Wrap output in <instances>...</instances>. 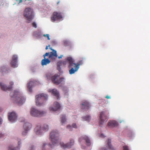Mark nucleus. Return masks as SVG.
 <instances>
[{
	"label": "nucleus",
	"instance_id": "423d86ee",
	"mask_svg": "<svg viewBox=\"0 0 150 150\" xmlns=\"http://www.w3.org/2000/svg\"><path fill=\"white\" fill-rule=\"evenodd\" d=\"M45 113L44 111L39 110L34 108H32L30 111L31 115L35 117L42 116Z\"/></svg>",
	"mask_w": 150,
	"mask_h": 150
},
{
	"label": "nucleus",
	"instance_id": "0eeeda50",
	"mask_svg": "<svg viewBox=\"0 0 150 150\" xmlns=\"http://www.w3.org/2000/svg\"><path fill=\"white\" fill-rule=\"evenodd\" d=\"M51 79L52 82L55 84L58 85L64 81V78H60L59 76L55 74L51 77Z\"/></svg>",
	"mask_w": 150,
	"mask_h": 150
},
{
	"label": "nucleus",
	"instance_id": "bb28decb",
	"mask_svg": "<svg viewBox=\"0 0 150 150\" xmlns=\"http://www.w3.org/2000/svg\"><path fill=\"white\" fill-rule=\"evenodd\" d=\"M83 120L89 121L90 120V117L88 115L82 117Z\"/></svg>",
	"mask_w": 150,
	"mask_h": 150
},
{
	"label": "nucleus",
	"instance_id": "39448f33",
	"mask_svg": "<svg viewBox=\"0 0 150 150\" xmlns=\"http://www.w3.org/2000/svg\"><path fill=\"white\" fill-rule=\"evenodd\" d=\"M48 98L47 95L46 94L42 93L36 96V104L37 106H40L42 105L41 102L42 100H46Z\"/></svg>",
	"mask_w": 150,
	"mask_h": 150
},
{
	"label": "nucleus",
	"instance_id": "7c9ffc66",
	"mask_svg": "<svg viewBox=\"0 0 150 150\" xmlns=\"http://www.w3.org/2000/svg\"><path fill=\"white\" fill-rule=\"evenodd\" d=\"M123 150H129L128 146H123Z\"/></svg>",
	"mask_w": 150,
	"mask_h": 150
},
{
	"label": "nucleus",
	"instance_id": "2eb2a0df",
	"mask_svg": "<svg viewBox=\"0 0 150 150\" xmlns=\"http://www.w3.org/2000/svg\"><path fill=\"white\" fill-rule=\"evenodd\" d=\"M74 143V141L73 140H70V144H65L63 143H60V144L62 148L63 149H65L66 148H69L71 146L73 145Z\"/></svg>",
	"mask_w": 150,
	"mask_h": 150
},
{
	"label": "nucleus",
	"instance_id": "6ab92c4d",
	"mask_svg": "<svg viewBox=\"0 0 150 150\" xmlns=\"http://www.w3.org/2000/svg\"><path fill=\"white\" fill-rule=\"evenodd\" d=\"M108 125L110 127H116L118 126V123L114 120L110 121H109Z\"/></svg>",
	"mask_w": 150,
	"mask_h": 150
},
{
	"label": "nucleus",
	"instance_id": "a878e982",
	"mask_svg": "<svg viewBox=\"0 0 150 150\" xmlns=\"http://www.w3.org/2000/svg\"><path fill=\"white\" fill-rule=\"evenodd\" d=\"M66 121V119L65 118V116L64 115H62L61 117V122L62 123V125Z\"/></svg>",
	"mask_w": 150,
	"mask_h": 150
},
{
	"label": "nucleus",
	"instance_id": "a18cd8bd",
	"mask_svg": "<svg viewBox=\"0 0 150 150\" xmlns=\"http://www.w3.org/2000/svg\"><path fill=\"white\" fill-rule=\"evenodd\" d=\"M59 2H60V1H58V2H57V5H58V4H59Z\"/></svg>",
	"mask_w": 150,
	"mask_h": 150
},
{
	"label": "nucleus",
	"instance_id": "ddd939ff",
	"mask_svg": "<svg viewBox=\"0 0 150 150\" xmlns=\"http://www.w3.org/2000/svg\"><path fill=\"white\" fill-rule=\"evenodd\" d=\"M32 125L31 124L28 122H26L23 125L24 131L23 132L22 134L23 135H25L29 129L31 127Z\"/></svg>",
	"mask_w": 150,
	"mask_h": 150
},
{
	"label": "nucleus",
	"instance_id": "cd10ccee",
	"mask_svg": "<svg viewBox=\"0 0 150 150\" xmlns=\"http://www.w3.org/2000/svg\"><path fill=\"white\" fill-rule=\"evenodd\" d=\"M66 64V61H60L59 62L57 63V65L58 66H60V65L62 64Z\"/></svg>",
	"mask_w": 150,
	"mask_h": 150
},
{
	"label": "nucleus",
	"instance_id": "6e6552de",
	"mask_svg": "<svg viewBox=\"0 0 150 150\" xmlns=\"http://www.w3.org/2000/svg\"><path fill=\"white\" fill-rule=\"evenodd\" d=\"M62 14L61 12L55 11L53 12L51 17V20L53 22L59 20L62 18Z\"/></svg>",
	"mask_w": 150,
	"mask_h": 150
},
{
	"label": "nucleus",
	"instance_id": "79ce46f5",
	"mask_svg": "<svg viewBox=\"0 0 150 150\" xmlns=\"http://www.w3.org/2000/svg\"><path fill=\"white\" fill-rule=\"evenodd\" d=\"M62 57H63V55H61L60 56H59L58 57V58L59 59H60V58H61Z\"/></svg>",
	"mask_w": 150,
	"mask_h": 150
},
{
	"label": "nucleus",
	"instance_id": "a19ab883",
	"mask_svg": "<svg viewBox=\"0 0 150 150\" xmlns=\"http://www.w3.org/2000/svg\"><path fill=\"white\" fill-rule=\"evenodd\" d=\"M34 149V148L33 146H32L30 149V150H33Z\"/></svg>",
	"mask_w": 150,
	"mask_h": 150
},
{
	"label": "nucleus",
	"instance_id": "de8ad7c7",
	"mask_svg": "<svg viewBox=\"0 0 150 150\" xmlns=\"http://www.w3.org/2000/svg\"><path fill=\"white\" fill-rule=\"evenodd\" d=\"M1 111V109H0V111Z\"/></svg>",
	"mask_w": 150,
	"mask_h": 150
},
{
	"label": "nucleus",
	"instance_id": "f3484780",
	"mask_svg": "<svg viewBox=\"0 0 150 150\" xmlns=\"http://www.w3.org/2000/svg\"><path fill=\"white\" fill-rule=\"evenodd\" d=\"M106 145L107 149L110 150H115L114 147L111 144V140L108 139L106 142Z\"/></svg>",
	"mask_w": 150,
	"mask_h": 150
},
{
	"label": "nucleus",
	"instance_id": "393cba45",
	"mask_svg": "<svg viewBox=\"0 0 150 150\" xmlns=\"http://www.w3.org/2000/svg\"><path fill=\"white\" fill-rule=\"evenodd\" d=\"M67 128L69 129V130H71L72 128H76L77 126L76 124H73L72 126L67 125Z\"/></svg>",
	"mask_w": 150,
	"mask_h": 150
},
{
	"label": "nucleus",
	"instance_id": "b1692460",
	"mask_svg": "<svg viewBox=\"0 0 150 150\" xmlns=\"http://www.w3.org/2000/svg\"><path fill=\"white\" fill-rule=\"evenodd\" d=\"M35 131L36 134L39 135L42 132V129L40 127L38 126L35 128Z\"/></svg>",
	"mask_w": 150,
	"mask_h": 150
},
{
	"label": "nucleus",
	"instance_id": "f257e3e1",
	"mask_svg": "<svg viewBox=\"0 0 150 150\" xmlns=\"http://www.w3.org/2000/svg\"><path fill=\"white\" fill-rule=\"evenodd\" d=\"M84 59L83 58L82 59L79 61L76 64L74 63V61L71 57H68L67 58L66 60L69 62V67L71 68V69L69 70L70 74H71L74 73L78 70L79 66L83 64Z\"/></svg>",
	"mask_w": 150,
	"mask_h": 150
},
{
	"label": "nucleus",
	"instance_id": "20e7f679",
	"mask_svg": "<svg viewBox=\"0 0 150 150\" xmlns=\"http://www.w3.org/2000/svg\"><path fill=\"white\" fill-rule=\"evenodd\" d=\"M13 96H11V95L12 98H15V101L18 105H22L24 102V98L22 97L18 91H15L13 93Z\"/></svg>",
	"mask_w": 150,
	"mask_h": 150
},
{
	"label": "nucleus",
	"instance_id": "2f4dec72",
	"mask_svg": "<svg viewBox=\"0 0 150 150\" xmlns=\"http://www.w3.org/2000/svg\"><path fill=\"white\" fill-rule=\"evenodd\" d=\"M19 1L18 4L21 3L23 2V1H31V0H16V1Z\"/></svg>",
	"mask_w": 150,
	"mask_h": 150
},
{
	"label": "nucleus",
	"instance_id": "ea45409f",
	"mask_svg": "<svg viewBox=\"0 0 150 150\" xmlns=\"http://www.w3.org/2000/svg\"><path fill=\"white\" fill-rule=\"evenodd\" d=\"M101 150H107V149H106V148H102Z\"/></svg>",
	"mask_w": 150,
	"mask_h": 150
},
{
	"label": "nucleus",
	"instance_id": "9d476101",
	"mask_svg": "<svg viewBox=\"0 0 150 150\" xmlns=\"http://www.w3.org/2000/svg\"><path fill=\"white\" fill-rule=\"evenodd\" d=\"M10 85L8 87H7L4 85V84L3 83H0V87L1 89L3 91H10L12 88V86L13 85V82H11L10 83Z\"/></svg>",
	"mask_w": 150,
	"mask_h": 150
},
{
	"label": "nucleus",
	"instance_id": "4be33fe9",
	"mask_svg": "<svg viewBox=\"0 0 150 150\" xmlns=\"http://www.w3.org/2000/svg\"><path fill=\"white\" fill-rule=\"evenodd\" d=\"M50 60L48 59L44 58L42 60L41 64L42 66L47 65V64L50 63Z\"/></svg>",
	"mask_w": 150,
	"mask_h": 150
},
{
	"label": "nucleus",
	"instance_id": "5701e85b",
	"mask_svg": "<svg viewBox=\"0 0 150 150\" xmlns=\"http://www.w3.org/2000/svg\"><path fill=\"white\" fill-rule=\"evenodd\" d=\"M34 83L32 81H30L28 85V88L29 91L31 92L32 91V87L34 85Z\"/></svg>",
	"mask_w": 150,
	"mask_h": 150
},
{
	"label": "nucleus",
	"instance_id": "4c0bfd02",
	"mask_svg": "<svg viewBox=\"0 0 150 150\" xmlns=\"http://www.w3.org/2000/svg\"><path fill=\"white\" fill-rule=\"evenodd\" d=\"M105 98L108 99H110V97L108 96H105Z\"/></svg>",
	"mask_w": 150,
	"mask_h": 150
},
{
	"label": "nucleus",
	"instance_id": "1a4fd4ad",
	"mask_svg": "<svg viewBox=\"0 0 150 150\" xmlns=\"http://www.w3.org/2000/svg\"><path fill=\"white\" fill-rule=\"evenodd\" d=\"M107 117L105 115V113L104 112H100L99 116V123L100 125L103 124L105 121H107Z\"/></svg>",
	"mask_w": 150,
	"mask_h": 150
},
{
	"label": "nucleus",
	"instance_id": "c85d7f7f",
	"mask_svg": "<svg viewBox=\"0 0 150 150\" xmlns=\"http://www.w3.org/2000/svg\"><path fill=\"white\" fill-rule=\"evenodd\" d=\"M42 130L45 131H47L49 129V127L46 125H45L42 127Z\"/></svg>",
	"mask_w": 150,
	"mask_h": 150
},
{
	"label": "nucleus",
	"instance_id": "49530a36",
	"mask_svg": "<svg viewBox=\"0 0 150 150\" xmlns=\"http://www.w3.org/2000/svg\"><path fill=\"white\" fill-rule=\"evenodd\" d=\"M20 142L19 141L18 142V145H19L20 144Z\"/></svg>",
	"mask_w": 150,
	"mask_h": 150
},
{
	"label": "nucleus",
	"instance_id": "473e14b6",
	"mask_svg": "<svg viewBox=\"0 0 150 150\" xmlns=\"http://www.w3.org/2000/svg\"><path fill=\"white\" fill-rule=\"evenodd\" d=\"M32 26H33V27H34V28H37V24H36V23L35 22H33L32 23Z\"/></svg>",
	"mask_w": 150,
	"mask_h": 150
},
{
	"label": "nucleus",
	"instance_id": "dca6fc26",
	"mask_svg": "<svg viewBox=\"0 0 150 150\" xmlns=\"http://www.w3.org/2000/svg\"><path fill=\"white\" fill-rule=\"evenodd\" d=\"M53 107L50 108V111H55L59 109L61 106L59 103L57 102H55L54 104Z\"/></svg>",
	"mask_w": 150,
	"mask_h": 150
},
{
	"label": "nucleus",
	"instance_id": "7ed1b4c3",
	"mask_svg": "<svg viewBox=\"0 0 150 150\" xmlns=\"http://www.w3.org/2000/svg\"><path fill=\"white\" fill-rule=\"evenodd\" d=\"M23 15L28 21V23H30L34 17L33 10L29 7L26 8L24 11Z\"/></svg>",
	"mask_w": 150,
	"mask_h": 150
},
{
	"label": "nucleus",
	"instance_id": "72a5a7b5",
	"mask_svg": "<svg viewBox=\"0 0 150 150\" xmlns=\"http://www.w3.org/2000/svg\"><path fill=\"white\" fill-rule=\"evenodd\" d=\"M50 54V53L49 52H47L43 55L44 57V58H45L46 56H49Z\"/></svg>",
	"mask_w": 150,
	"mask_h": 150
},
{
	"label": "nucleus",
	"instance_id": "4468645a",
	"mask_svg": "<svg viewBox=\"0 0 150 150\" xmlns=\"http://www.w3.org/2000/svg\"><path fill=\"white\" fill-rule=\"evenodd\" d=\"M17 57L16 55H13L12 57V59L11 62V67L15 68L17 67Z\"/></svg>",
	"mask_w": 150,
	"mask_h": 150
},
{
	"label": "nucleus",
	"instance_id": "f03ea898",
	"mask_svg": "<svg viewBox=\"0 0 150 150\" xmlns=\"http://www.w3.org/2000/svg\"><path fill=\"white\" fill-rule=\"evenodd\" d=\"M50 140L52 142V144L50 145L49 146L51 148L53 147V146L58 145L59 142L58 140V137L59 136L58 133L56 131H52L50 133Z\"/></svg>",
	"mask_w": 150,
	"mask_h": 150
},
{
	"label": "nucleus",
	"instance_id": "f8f14e48",
	"mask_svg": "<svg viewBox=\"0 0 150 150\" xmlns=\"http://www.w3.org/2000/svg\"><path fill=\"white\" fill-rule=\"evenodd\" d=\"M17 117L16 114L14 112H12L8 114V120L11 122H14L17 119Z\"/></svg>",
	"mask_w": 150,
	"mask_h": 150
},
{
	"label": "nucleus",
	"instance_id": "c756f323",
	"mask_svg": "<svg viewBox=\"0 0 150 150\" xmlns=\"http://www.w3.org/2000/svg\"><path fill=\"white\" fill-rule=\"evenodd\" d=\"M18 148L16 149L14 148L13 146H10L9 147L8 150H18Z\"/></svg>",
	"mask_w": 150,
	"mask_h": 150
},
{
	"label": "nucleus",
	"instance_id": "f704fd0d",
	"mask_svg": "<svg viewBox=\"0 0 150 150\" xmlns=\"http://www.w3.org/2000/svg\"><path fill=\"white\" fill-rule=\"evenodd\" d=\"M43 36L44 37H47V39L48 40H50V37H49V35L48 34H46V35L44 34L43 35Z\"/></svg>",
	"mask_w": 150,
	"mask_h": 150
},
{
	"label": "nucleus",
	"instance_id": "58836bf2",
	"mask_svg": "<svg viewBox=\"0 0 150 150\" xmlns=\"http://www.w3.org/2000/svg\"><path fill=\"white\" fill-rule=\"evenodd\" d=\"M4 136V135L2 134H0V138L3 137Z\"/></svg>",
	"mask_w": 150,
	"mask_h": 150
},
{
	"label": "nucleus",
	"instance_id": "c03bdc74",
	"mask_svg": "<svg viewBox=\"0 0 150 150\" xmlns=\"http://www.w3.org/2000/svg\"><path fill=\"white\" fill-rule=\"evenodd\" d=\"M48 49V46H46V48H45V49H46V50H47Z\"/></svg>",
	"mask_w": 150,
	"mask_h": 150
},
{
	"label": "nucleus",
	"instance_id": "c9c22d12",
	"mask_svg": "<svg viewBox=\"0 0 150 150\" xmlns=\"http://www.w3.org/2000/svg\"><path fill=\"white\" fill-rule=\"evenodd\" d=\"M100 137L101 138H104L105 137V136L104 135V134H102L100 135Z\"/></svg>",
	"mask_w": 150,
	"mask_h": 150
},
{
	"label": "nucleus",
	"instance_id": "37998d69",
	"mask_svg": "<svg viewBox=\"0 0 150 150\" xmlns=\"http://www.w3.org/2000/svg\"><path fill=\"white\" fill-rule=\"evenodd\" d=\"M2 121V119L0 118V124L1 123Z\"/></svg>",
	"mask_w": 150,
	"mask_h": 150
},
{
	"label": "nucleus",
	"instance_id": "aec40b11",
	"mask_svg": "<svg viewBox=\"0 0 150 150\" xmlns=\"http://www.w3.org/2000/svg\"><path fill=\"white\" fill-rule=\"evenodd\" d=\"M89 107V105L88 102L84 101L82 104V109H88Z\"/></svg>",
	"mask_w": 150,
	"mask_h": 150
},
{
	"label": "nucleus",
	"instance_id": "412c9836",
	"mask_svg": "<svg viewBox=\"0 0 150 150\" xmlns=\"http://www.w3.org/2000/svg\"><path fill=\"white\" fill-rule=\"evenodd\" d=\"M81 139H84L85 141V142H86L87 145H90V140L86 136H84V137L79 139V142H81Z\"/></svg>",
	"mask_w": 150,
	"mask_h": 150
},
{
	"label": "nucleus",
	"instance_id": "e433bc0d",
	"mask_svg": "<svg viewBox=\"0 0 150 150\" xmlns=\"http://www.w3.org/2000/svg\"><path fill=\"white\" fill-rule=\"evenodd\" d=\"M46 145V144H43V147H42V150H44V148Z\"/></svg>",
	"mask_w": 150,
	"mask_h": 150
},
{
	"label": "nucleus",
	"instance_id": "9b49d317",
	"mask_svg": "<svg viewBox=\"0 0 150 150\" xmlns=\"http://www.w3.org/2000/svg\"><path fill=\"white\" fill-rule=\"evenodd\" d=\"M51 50H52V52H50V54L49 56V58L53 60H55L57 57V55L56 51L50 48Z\"/></svg>",
	"mask_w": 150,
	"mask_h": 150
},
{
	"label": "nucleus",
	"instance_id": "a211bd4d",
	"mask_svg": "<svg viewBox=\"0 0 150 150\" xmlns=\"http://www.w3.org/2000/svg\"><path fill=\"white\" fill-rule=\"evenodd\" d=\"M49 91L51 92L54 96L57 98V99H59V94L57 89H50L49 90Z\"/></svg>",
	"mask_w": 150,
	"mask_h": 150
}]
</instances>
